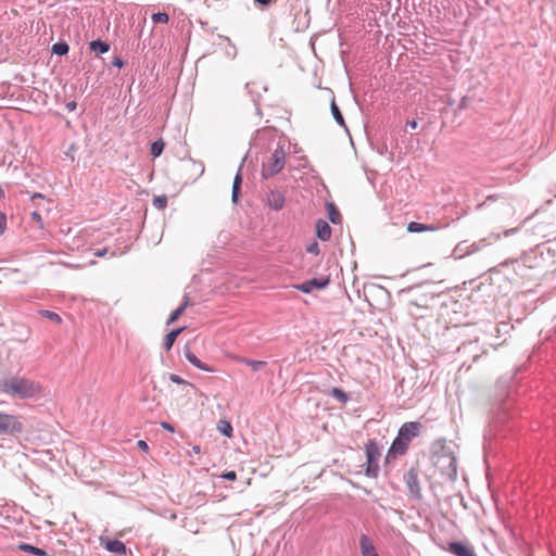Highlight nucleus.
<instances>
[{
    "label": "nucleus",
    "instance_id": "44",
    "mask_svg": "<svg viewBox=\"0 0 556 556\" xmlns=\"http://www.w3.org/2000/svg\"><path fill=\"white\" fill-rule=\"evenodd\" d=\"M31 218L34 220H36L37 223L42 224L41 215L38 212H33L31 213Z\"/></svg>",
    "mask_w": 556,
    "mask_h": 556
},
{
    "label": "nucleus",
    "instance_id": "11",
    "mask_svg": "<svg viewBox=\"0 0 556 556\" xmlns=\"http://www.w3.org/2000/svg\"><path fill=\"white\" fill-rule=\"evenodd\" d=\"M359 548L362 556H379L375 545L366 534H362L359 538Z\"/></svg>",
    "mask_w": 556,
    "mask_h": 556
},
{
    "label": "nucleus",
    "instance_id": "10",
    "mask_svg": "<svg viewBox=\"0 0 556 556\" xmlns=\"http://www.w3.org/2000/svg\"><path fill=\"white\" fill-rule=\"evenodd\" d=\"M184 355L186 359L198 369H201L203 371L212 372L214 371L212 367H210L207 364L203 363L201 359L197 357V355L189 349L185 348Z\"/></svg>",
    "mask_w": 556,
    "mask_h": 556
},
{
    "label": "nucleus",
    "instance_id": "39",
    "mask_svg": "<svg viewBox=\"0 0 556 556\" xmlns=\"http://www.w3.org/2000/svg\"><path fill=\"white\" fill-rule=\"evenodd\" d=\"M112 65L118 68H122L124 66V61L119 56H115L112 60Z\"/></svg>",
    "mask_w": 556,
    "mask_h": 556
},
{
    "label": "nucleus",
    "instance_id": "31",
    "mask_svg": "<svg viewBox=\"0 0 556 556\" xmlns=\"http://www.w3.org/2000/svg\"><path fill=\"white\" fill-rule=\"evenodd\" d=\"M153 206L157 210H164L167 206V197L166 195L154 197Z\"/></svg>",
    "mask_w": 556,
    "mask_h": 556
},
{
    "label": "nucleus",
    "instance_id": "29",
    "mask_svg": "<svg viewBox=\"0 0 556 556\" xmlns=\"http://www.w3.org/2000/svg\"><path fill=\"white\" fill-rule=\"evenodd\" d=\"M155 24H166L169 21V15L165 12H156L151 16Z\"/></svg>",
    "mask_w": 556,
    "mask_h": 556
},
{
    "label": "nucleus",
    "instance_id": "13",
    "mask_svg": "<svg viewBox=\"0 0 556 556\" xmlns=\"http://www.w3.org/2000/svg\"><path fill=\"white\" fill-rule=\"evenodd\" d=\"M104 547L108 552L114 553V554H117L121 556H124L127 553L126 545L119 540H108Z\"/></svg>",
    "mask_w": 556,
    "mask_h": 556
},
{
    "label": "nucleus",
    "instance_id": "43",
    "mask_svg": "<svg viewBox=\"0 0 556 556\" xmlns=\"http://www.w3.org/2000/svg\"><path fill=\"white\" fill-rule=\"evenodd\" d=\"M65 106H66V109H67L70 112H73V111H75V110H76V108H77V103H76V101H70V102H67V103H66V105H65Z\"/></svg>",
    "mask_w": 556,
    "mask_h": 556
},
{
    "label": "nucleus",
    "instance_id": "3",
    "mask_svg": "<svg viewBox=\"0 0 556 556\" xmlns=\"http://www.w3.org/2000/svg\"><path fill=\"white\" fill-rule=\"evenodd\" d=\"M286 150L285 144L278 142L277 148L273 151V153L267 157L266 161L263 162L262 166V177L267 179L273 177L281 172L286 164Z\"/></svg>",
    "mask_w": 556,
    "mask_h": 556
},
{
    "label": "nucleus",
    "instance_id": "4",
    "mask_svg": "<svg viewBox=\"0 0 556 556\" xmlns=\"http://www.w3.org/2000/svg\"><path fill=\"white\" fill-rule=\"evenodd\" d=\"M366 452V468L365 475L368 478H377L379 473V458L381 456V448L375 439L368 440L365 445Z\"/></svg>",
    "mask_w": 556,
    "mask_h": 556
},
{
    "label": "nucleus",
    "instance_id": "21",
    "mask_svg": "<svg viewBox=\"0 0 556 556\" xmlns=\"http://www.w3.org/2000/svg\"><path fill=\"white\" fill-rule=\"evenodd\" d=\"M68 51H70V46L64 40H60V41L55 42L51 48L52 54L60 55V56L66 55L68 53Z\"/></svg>",
    "mask_w": 556,
    "mask_h": 556
},
{
    "label": "nucleus",
    "instance_id": "34",
    "mask_svg": "<svg viewBox=\"0 0 556 556\" xmlns=\"http://www.w3.org/2000/svg\"><path fill=\"white\" fill-rule=\"evenodd\" d=\"M306 252L309 253V254H314V255H318L320 250H319V244L316 240H313L307 247H306Z\"/></svg>",
    "mask_w": 556,
    "mask_h": 556
},
{
    "label": "nucleus",
    "instance_id": "35",
    "mask_svg": "<svg viewBox=\"0 0 556 556\" xmlns=\"http://www.w3.org/2000/svg\"><path fill=\"white\" fill-rule=\"evenodd\" d=\"M448 460H450V464H448V470H450V472H448V475H450L451 477H454V478H455V477H456V475H457V470H456V459H455V457H450V458H448Z\"/></svg>",
    "mask_w": 556,
    "mask_h": 556
},
{
    "label": "nucleus",
    "instance_id": "49",
    "mask_svg": "<svg viewBox=\"0 0 556 556\" xmlns=\"http://www.w3.org/2000/svg\"><path fill=\"white\" fill-rule=\"evenodd\" d=\"M106 253H108V250L102 249V250H98L97 252H94V255L102 257V256L106 255Z\"/></svg>",
    "mask_w": 556,
    "mask_h": 556
},
{
    "label": "nucleus",
    "instance_id": "32",
    "mask_svg": "<svg viewBox=\"0 0 556 556\" xmlns=\"http://www.w3.org/2000/svg\"><path fill=\"white\" fill-rule=\"evenodd\" d=\"M182 313H184V306H178L176 309H174L170 313L166 324L170 325V324L175 323L182 315Z\"/></svg>",
    "mask_w": 556,
    "mask_h": 556
},
{
    "label": "nucleus",
    "instance_id": "23",
    "mask_svg": "<svg viewBox=\"0 0 556 556\" xmlns=\"http://www.w3.org/2000/svg\"><path fill=\"white\" fill-rule=\"evenodd\" d=\"M491 243L486 238H482L478 241H475L472 243H469V252L470 255L480 252L484 248L489 247Z\"/></svg>",
    "mask_w": 556,
    "mask_h": 556
},
{
    "label": "nucleus",
    "instance_id": "37",
    "mask_svg": "<svg viewBox=\"0 0 556 556\" xmlns=\"http://www.w3.org/2000/svg\"><path fill=\"white\" fill-rule=\"evenodd\" d=\"M220 478L229 481H235L237 479V473L233 470L225 471L224 473L220 475Z\"/></svg>",
    "mask_w": 556,
    "mask_h": 556
},
{
    "label": "nucleus",
    "instance_id": "22",
    "mask_svg": "<svg viewBox=\"0 0 556 556\" xmlns=\"http://www.w3.org/2000/svg\"><path fill=\"white\" fill-rule=\"evenodd\" d=\"M330 110H331V114L334 118V121L342 127L346 128V124H345V121H344V117L339 109V106L337 105L334 99H332L331 101V104H330Z\"/></svg>",
    "mask_w": 556,
    "mask_h": 556
},
{
    "label": "nucleus",
    "instance_id": "8",
    "mask_svg": "<svg viewBox=\"0 0 556 556\" xmlns=\"http://www.w3.org/2000/svg\"><path fill=\"white\" fill-rule=\"evenodd\" d=\"M448 553L454 556H477L475 548L468 542L453 541L448 543L445 548Z\"/></svg>",
    "mask_w": 556,
    "mask_h": 556
},
{
    "label": "nucleus",
    "instance_id": "48",
    "mask_svg": "<svg viewBox=\"0 0 556 556\" xmlns=\"http://www.w3.org/2000/svg\"><path fill=\"white\" fill-rule=\"evenodd\" d=\"M496 200V195H489L486 197V200L485 202L479 204L477 207L480 208L482 205H484L488 201H495Z\"/></svg>",
    "mask_w": 556,
    "mask_h": 556
},
{
    "label": "nucleus",
    "instance_id": "56",
    "mask_svg": "<svg viewBox=\"0 0 556 556\" xmlns=\"http://www.w3.org/2000/svg\"><path fill=\"white\" fill-rule=\"evenodd\" d=\"M232 49L236 51V46L231 45ZM236 55V52L233 53V56Z\"/></svg>",
    "mask_w": 556,
    "mask_h": 556
},
{
    "label": "nucleus",
    "instance_id": "9",
    "mask_svg": "<svg viewBox=\"0 0 556 556\" xmlns=\"http://www.w3.org/2000/svg\"><path fill=\"white\" fill-rule=\"evenodd\" d=\"M286 202L285 194L278 190H270L266 194V204L275 211H280Z\"/></svg>",
    "mask_w": 556,
    "mask_h": 556
},
{
    "label": "nucleus",
    "instance_id": "12",
    "mask_svg": "<svg viewBox=\"0 0 556 556\" xmlns=\"http://www.w3.org/2000/svg\"><path fill=\"white\" fill-rule=\"evenodd\" d=\"M316 235L321 241H328L331 237V227L323 218L316 220Z\"/></svg>",
    "mask_w": 556,
    "mask_h": 556
},
{
    "label": "nucleus",
    "instance_id": "51",
    "mask_svg": "<svg viewBox=\"0 0 556 556\" xmlns=\"http://www.w3.org/2000/svg\"><path fill=\"white\" fill-rule=\"evenodd\" d=\"M516 230H517L516 228H514V229H509V230H506V231H505V236H508V235H510V233L515 232Z\"/></svg>",
    "mask_w": 556,
    "mask_h": 556
},
{
    "label": "nucleus",
    "instance_id": "30",
    "mask_svg": "<svg viewBox=\"0 0 556 556\" xmlns=\"http://www.w3.org/2000/svg\"><path fill=\"white\" fill-rule=\"evenodd\" d=\"M41 316L50 319L51 321L55 323V324H61L62 321V318L59 314H56L55 312H52V311H41L40 312Z\"/></svg>",
    "mask_w": 556,
    "mask_h": 556
},
{
    "label": "nucleus",
    "instance_id": "41",
    "mask_svg": "<svg viewBox=\"0 0 556 556\" xmlns=\"http://www.w3.org/2000/svg\"><path fill=\"white\" fill-rule=\"evenodd\" d=\"M161 427L163 429L167 430L168 432H172V433L175 432L174 426L172 424H169V422L163 421V422H161Z\"/></svg>",
    "mask_w": 556,
    "mask_h": 556
},
{
    "label": "nucleus",
    "instance_id": "28",
    "mask_svg": "<svg viewBox=\"0 0 556 556\" xmlns=\"http://www.w3.org/2000/svg\"><path fill=\"white\" fill-rule=\"evenodd\" d=\"M168 379L174 383L194 389V386L192 383H190L189 381L185 380L184 378H181L180 376H178L176 374H169Z\"/></svg>",
    "mask_w": 556,
    "mask_h": 556
},
{
    "label": "nucleus",
    "instance_id": "46",
    "mask_svg": "<svg viewBox=\"0 0 556 556\" xmlns=\"http://www.w3.org/2000/svg\"><path fill=\"white\" fill-rule=\"evenodd\" d=\"M190 299L188 296H185L182 300V303L179 306H184V311L190 305Z\"/></svg>",
    "mask_w": 556,
    "mask_h": 556
},
{
    "label": "nucleus",
    "instance_id": "7",
    "mask_svg": "<svg viewBox=\"0 0 556 556\" xmlns=\"http://www.w3.org/2000/svg\"><path fill=\"white\" fill-rule=\"evenodd\" d=\"M330 283V277L329 276H323L318 278H312L308 279L302 283L294 285V289L303 292V293H311L314 289L317 290H324L328 287Z\"/></svg>",
    "mask_w": 556,
    "mask_h": 556
},
{
    "label": "nucleus",
    "instance_id": "18",
    "mask_svg": "<svg viewBox=\"0 0 556 556\" xmlns=\"http://www.w3.org/2000/svg\"><path fill=\"white\" fill-rule=\"evenodd\" d=\"M469 255H470V252H469V242L468 241H460L459 243L456 244V247L454 248V250L452 252V256L454 258H464Z\"/></svg>",
    "mask_w": 556,
    "mask_h": 556
},
{
    "label": "nucleus",
    "instance_id": "54",
    "mask_svg": "<svg viewBox=\"0 0 556 556\" xmlns=\"http://www.w3.org/2000/svg\"><path fill=\"white\" fill-rule=\"evenodd\" d=\"M421 286H417V288H420ZM414 289H416V287H412V288H408L407 291H413Z\"/></svg>",
    "mask_w": 556,
    "mask_h": 556
},
{
    "label": "nucleus",
    "instance_id": "55",
    "mask_svg": "<svg viewBox=\"0 0 556 556\" xmlns=\"http://www.w3.org/2000/svg\"><path fill=\"white\" fill-rule=\"evenodd\" d=\"M226 40L228 41L229 45H231L230 38L226 37Z\"/></svg>",
    "mask_w": 556,
    "mask_h": 556
},
{
    "label": "nucleus",
    "instance_id": "38",
    "mask_svg": "<svg viewBox=\"0 0 556 556\" xmlns=\"http://www.w3.org/2000/svg\"><path fill=\"white\" fill-rule=\"evenodd\" d=\"M5 229H7V216L4 213L0 212V236L3 235Z\"/></svg>",
    "mask_w": 556,
    "mask_h": 556
},
{
    "label": "nucleus",
    "instance_id": "6",
    "mask_svg": "<svg viewBox=\"0 0 556 556\" xmlns=\"http://www.w3.org/2000/svg\"><path fill=\"white\" fill-rule=\"evenodd\" d=\"M404 481L408 490V494L414 500H421V486L418 476V470L416 468H410L407 472L404 473Z\"/></svg>",
    "mask_w": 556,
    "mask_h": 556
},
{
    "label": "nucleus",
    "instance_id": "19",
    "mask_svg": "<svg viewBox=\"0 0 556 556\" xmlns=\"http://www.w3.org/2000/svg\"><path fill=\"white\" fill-rule=\"evenodd\" d=\"M17 548L20 551H23L35 556H47V552L45 549L36 547L28 543L21 542L17 544Z\"/></svg>",
    "mask_w": 556,
    "mask_h": 556
},
{
    "label": "nucleus",
    "instance_id": "33",
    "mask_svg": "<svg viewBox=\"0 0 556 556\" xmlns=\"http://www.w3.org/2000/svg\"><path fill=\"white\" fill-rule=\"evenodd\" d=\"M410 304L417 307H427L428 306V296L426 293H422L419 299L410 300Z\"/></svg>",
    "mask_w": 556,
    "mask_h": 556
},
{
    "label": "nucleus",
    "instance_id": "2",
    "mask_svg": "<svg viewBox=\"0 0 556 556\" xmlns=\"http://www.w3.org/2000/svg\"><path fill=\"white\" fill-rule=\"evenodd\" d=\"M0 392L20 399H29L37 394L38 386L23 377L12 376L0 380Z\"/></svg>",
    "mask_w": 556,
    "mask_h": 556
},
{
    "label": "nucleus",
    "instance_id": "26",
    "mask_svg": "<svg viewBox=\"0 0 556 556\" xmlns=\"http://www.w3.org/2000/svg\"><path fill=\"white\" fill-rule=\"evenodd\" d=\"M165 143L162 139L155 140L151 143L150 153L153 157H157L162 154Z\"/></svg>",
    "mask_w": 556,
    "mask_h": 556
},
{
    "label": "nucleus",
    "instance_id": "14",
    "mask_svg": "<svg viewBox=\"0 0 556 556\" xmlns=\"http://www.w3.org/2000/svg\"><path fill=\"white\" fill-rule=\"evenodd\" d=\"M110 48V43L102 39H96L89 42L90 51L94 52L97 55H101L109 52Z\"/></svg>",
    "mask_w": 556,
    "mask_h": 556
},
{
    "label": "nucleus",
    "instance_id": "27",
    "mask_svg": "<svg viewBox=\"0 0 556 556\" xmlns=\"http://www.w3.org/2000/svg\"><path fill=\"white\" fill-rule=\"evenodd\" d=\"M217 429L219 430V432L222 434H224L225 437H228L230 438L232 435V426L229 421L227 420H219L218 422V426H217Z\"/></svg>",
    "mask_w": 556,
    "mask_h": 556
},
{
    "label": "nucleus",
    "instance_id": "15",
    "mask_svg": "<svg viewBox=\"0 0 556 556\" xmlns=\"http://www.w3.org/2000/svg\"><path fill=\"white\" fill-rule=\"evenodd\" d=\"M440 227L435 225H427L417 222H410L407 225L408 232H424V231H435Z\"/></svg>",
    "mask_w": 556,
    "mask_h": 556
},
{
    "label": "nucleus",
    "instance_id": "45",
    "mask_svg": "<svg viewBox=\"0 0 556 556\" xmlns=\"http://www.w3.org/2000/svg\"><path fill=\"white\" fill-rule=\"evenodd\" d=\"M252 85H253V83H247V84H245V89H247V91H248L251 96H253ZM252 100H253V102H256V99H255L254 97H252Z\"/></svg>",
    "mask_w": 556,
    "mask_h": 556
},
{
    "label": "nucleus",
    "instance_id": "53",
    "mask_svg": "<svg viewBox=\"0 0 556 556\" xmlns=\"http://www.w3.org/2000/svg\"><path fill=\"white\" fill-rule=\"evenodd\" d=\"M193 451H194L195 453H199V452H200V447H199V446H194V447H193Z\"/></svg>",
    "mask_w": 556,
    "mask_h": 556
},
{
    "label": "nucleus",
    "instance_id": "47",
    "mask_svg": "<svg viewBox=\"0 0 556 556\" xmlns=\"http://www.w3.org/2000/svg\"><path fill=\"white\" fill-rule=\"evenodd\" d=\"M407 126H409L412 129H416L418 127V122L416 119L408 121Z\"/></svg>",
    "mask_w": 556,
    "mask_h": 556
},
{
    "label": "nucleus",
    "instance_id": "40",
    "mask_svg": "<svg viewBox=\"0 0 556 556\" xmlns=\"http://www.w3.org/2000/svg\"><path fill=\"white\" fill-rule=\"evenodd\" d=\"M468 101H469V98L468 97H463L459 101V104H458V110H464L468 106Z\"/></svg>",
    "mask_w": 556,
    "mask_h": 556
},
{
    "label": "nucleus",
    "instance_id": "5",
    "mask_svg": "<svg viewBox=\"0 0 556 556\" xmlns=\"http://www.w3.org/2000/svg\"><path fill=\"white\" fill-rule=\"evenodd\" d=\"M24 432V424L15 415L0 412V435L18 437Z\"/></svg>",
    "mask_w": 556,
    "mask_h": 556
},
{
    "label": "nucleus",
    "instance_id": "25",
    "mask_svg": "<svg viewBox=\"0 0 556 556\" xmlns=\"http://www.w3.org/2000/svg\"><path fill=\"white\" fill-rule=\"evenodd\" d=\"M330 394L332 397L338 400L340 403L344 404L349 401V395L342 389L334 387L331 389Z\"/></svg>",
    "mask_w": 556,
    "mask_h": 556
},
{
    "label": "nucleus",
    "instance_id": "50",
    "mask_svg": "<svg viewBox=\"0 0 556 556\" xmlns=\"http://www.w3.org/2000/svg\"><path fill=\"white\" fill-rule=\"evenodd\" d=\"M5 197V192L2 188V186L0 185V199H3Z\"/></svg>",
    "mask_w": 556,
    "mask_h": 556
},
{
    "label": "nucleus",
    "instance_id": "24",
    "mask_svg": "<svg viewBox=\"0 0 556 556\" xmlns=\"http://www.w3.org/2000/svg\"><path fill=\"white\" fill-rule=\"evenodd\" d=\"M327 210H328V218L330 219V222L333 224H338L341 219V214L338 211V208L336 207V205L333 203H329L327 205Z\"/></svg>",
    "mask_w": 556,
    "mask_h": 556
},
{
    "label": "nucleus",
    "instance_id": "52",
    "mask_svg": "<svg viewBox=\"0 0 556 556\" xmlns=\"http://www.w3.org/2000/svg\"><path fill=\"white\" fill-rule=\"evenodd\" d=\"M33 198H34V199H35V198H36V199H42V198H43V195H42L41 193H35V194L33 195Z\"/></svg>",
    "mask_w": 556,
    "mask_h": 556
},
{
    "label": "nucleus",
    "instance_id": "42",
    "mask_svg": "<svg viewBox=\"0 0 556 556\" xmlns=\"http://www.w3.org/2000/svg\"><path fill=\"white\" fill-rule=\"evenodd\" d=\"M137 446L142 450V451H148L149 450V446H148V443L143 440H139L137 442Z\"/></svg>",
    "mask_w": 556,
    "mask_h": 556
},
{
    "label": "nucleus",
    "instance_id": "1",
    "mask_svg": "<svg viewBox=\"0 0 556 556\" xmlns=\"http://www.w3.org/2000/svg\"><path fill=\"white\" fill-rule=\"evenodd\" d=\"M422 428L424 426L419 421H407L403 424L388 450L387 462H389L390 458L405 455L410 442L420 434Z\"/></svg>",
    "mask_w": 556,
    "mask_h": 556
},
{
    "label": "nucleus",
    "instance_id": "36",
    "mask_svg": "<svg viewBox=\"0 0 556 556\" xmlns=\"http://www.w3.org/2000/svg\"><path fill=\"white\" fill-rule=\"evenodd\" d=\"M254 3L262 8V9H265V8H268L270 7L273 3H275L277 0H253Z\"/></svg>",
    "mask_w": 556,
    "mask_h": 556
},
{
    "label": "nucleus",
    "instance_id": "20",
    "mask_svg": "<svg viewBox=\"0 0 556 556\" xmlns=\"http://www.w3.org/2000/svg\"><path fill=\"white\" fill-rule=\"evenodd\" d=\"M240 363L249 366L253 371H261L267 366L265 361H254L247 357L240 358Z\"/></svg>",
    "mask_w": 556,
    "mask_h": 556
},
{
    "label": "nucleus",
    "instance_id": "17",
    "mask_svg": "<svg viewBox=\"0 0 556 556\" xmlns=\"http://www.w3.org/2000/svg\"><path fill=\"white\" fill-rule=\"evenodd\" d=\"M242 167V165L240 166ZM241 185H242V175H241V168H239L238 173L236 174L232 182V194L231 200L236 204L238 203L240 193H241Z\"/></svg>",
    "mask_w": 556,
    "mask_h": 556
},
{
    "label": "nucleus",
    "instance_id": "16",
    "mask_svg": "<svg viewBox=\"0 0 556 556\" xmlns=\"http://www.w3.org/2000/svg\"><path fill=\"white\" fill-rule=\"evenodd\" d=\"M185 330V327H180V328H175L173 330H170L164 338V341H163V348L166 350V351H169L177 337Z\"/></svg>",
    "mask_w": 556,
    "mask_h": 556
}]
</instances>
